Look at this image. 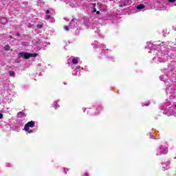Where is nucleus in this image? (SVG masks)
<instances>
[{"label":"nucleus","mask_w":176,"mask_h":176,"mask_svg":"<svg viewBox=\"0 0 176 176\" xmlns=\"http://www.w3.org/2000/svg\"><path fill=\"white\" fill-rule=\"evenodd\" d=\"M157 46V49H161V51L155 50L154 51V53L157 54L156 56H155L153 60L154 61H156L157 63H166L167 60H168V54L167 53V48L166 47L167 45L164 44L162 45L160 41L157 42L155 44H153L151 42H147L146 43V47L147 49H155Z\"/></svg>","instance_id":"obj_1"},{"label":"nucleus","mask_w":176,"mask_h":176,"mask_svg":"<svg viewBox=\"0 0 176 176\" xmlns=\"http://www.w3.org/2000/svg\"><path fill=\"white\" fill-rule=\"evenodd\" d=\"M173 106L170 102H166L164 103L162 109L164 111V114L168 115V116H176V113L173 110Z\"/></svg>","instance_id":"obj_2"},{"label":"nucleus","mask_w":176,"mask_h":176,"mask_svg":"<svg viewBox=\"0 0 176 176\" xmlns=\"http://www.w3.org/2000/svg\"><path fill=\"white\" fill-rule=\"evenodd\" d=\"M168 153V148L161 145L157 150L156 156H161V155H167Z\"/></svg>","instance_id":"obj_3"},{"label":"nucleus","mask_w":176,"mask_h":176,"mask_svg":"<svg viewBox=\"0 0 176 176\" xmlns=\"http://www.w3.org/2000/svg\"><path fill=\"white\" fill-rule=\"evenodd\" d=\"M30 127L32 129V127H35V122L34 121H30L28 122L24 126L23 130L26 131V133H28L29 134H31L34 133V131L30 129Z\"/></svg>","instance_id":"obj_4"},{"label":"nucleus","mask_w":176,"mask_h":176,"mask_svg":"<svg viewBox=\"0 0 176 176\" xmlns=\"http://www.w3.org/2000/svg\"><path fill=\"white\" fill-rule=\"evenodd\" d=\"M19 57H23V58H25L26 60H28V58H31V57H37L38 54L36 53H28V52H20L19 54Z\"/></svg>","instance_id":"obj_5"},{"label":"nucleus","mask_w":176,"mask_h":176,"mask_svg":"<svg viewBox=\"0 0 176 176\" xmlns=\"http://www.w3.org/2000/svg\"><path fill=\"white\" fill-rule=\"evenodd\" d=\"M46 13V17L45 19L46 20H50V21H51V23H54V18L52 17V13H53V11H50L49 10H47L45 11Z\"/></svg>","instance_id":"obj_6"},{"label":"nucleus","mask_w":176,"mask_h":176,"mask_svg":"<svg viewBox=\"0 0 176 176\" xmlns=\"http://www.w3.org/2000/svg\"><path fill=\"white\" fill-rule=\"evenodd\" d=\"M107 50H105V45H102L101 53L99 55V58H104L106 57V56H107V52H106Z\"/></svg>","instance_id":"obj_7"},{"label":"nucleus","mask_w":176,"mask_h":176,"mask_svg":"<svg viewBox=\"0 0 176 176\" xmlns=\"http://www.w3.org/2000/svg\"><path fill=\"white\" fill-rule=\"evenodd\" d=\"M122 5H120L121 8H123L124 6H129L131 5V0H122Z\"/></svg>","instance_id":"obj_8"},{"label":"nucleus","mask_w":176,"mask_h":176,"mask_svg":"<svg viewBox=\"0 0 176 176\" xmlns=\"http://www.w3.org/2000/svg\"><path fill=\"white\" fill-rule=\"evenodd\" d=\"M80 66H78V68L75 69L73 72L72 75L74 76H80V72H79Z\"/></svg>","instance_id":"obj_9"},{"label":"nucleus","mask_w":176,"mask_h":176,"mask_svg":"<svg viewBox=\"0 0 176 176\" xmlns=\"http://www.w3.org/2000/svg\"><path fill=\"white\" fill-rule=\"evenodd\" d=\"M76 19H72L70 23H69V28H72V29H74L75 28V26H76Z\"/></svg>","instance_id":"obj_10"},{"label":"nucleus","mask_w":176,"mask_h":176,"mask_svg":"<svg viewBox=\"0 0 176 176\" xmlns=\"http://www.w3.org/2000/svg\"><path fill=\"white\" fill-rule=\"evenodd\" d=\"M91 45L92 46H94V48L101 47V46H102V45L100 44L98 41H94Z\"/></svg>","instance_id":"obj_11"},{"label":"nucleus","mask_w":176,"mask_h":176,"mask_svg":"<svg viewBox=\"0 0 176 176\" xmlns=\"http://www.w3.org/2000/svg\"><path fill=\"white\" fill-rule=\"evenodd\" d=\"M170 167V161L166 162V164H162V168L164 170H167Z\"/></svg>","instance_id":"obj_12"},{"label":"nucleus","mask_w":176,"mask_h":176,"mask_svg":"<svg viewBox=\"0 0 176 176\" xmlns=\"http://www.w3.org/2000/svg\"><path fill=\"white\" fill-rule=\"evenodd\" d=\"M24 117H25V113H24L23 111H20V112L18 113L17 118H24Z\"/></svg>","instance_id":"obj_13"},{"label":"nucleus","mask_w":176,"mask_h":176,"mask_svg":"<svg viewBox=\"0 0 176 176\" xmlns=\"http://www.w3.org/2000/svg\"><path fill=\"white\" fill-rule=\"evenodd\" d=\"M91 8H93V12L94 13H96V12L97 14H100V11H97V9H96V3H93L92 6Z\"/></svg>","instance_id":"obj_14"},{"label":"nucleus","mask_w":176,"mask_h":176,"mask_svg":"<svg viewBox=\"0 0 176 176\" xmlns=\"http://www.w3.org/2000/svg\"><path fill=\"white\" fill-rule=\"evenodd\" d=\"M136 9H138V10H142V9H145V6H144L143 4H140L137 6Z\"/></svg>","instance_id":"obj_15"},{"label":"nucleus","mask_w":176,"mask_h":176,"mask_svg":"<svg viewBox=\"0 0 176 176\" xmlns=\"http://www.w3.org/2000/svg\"><path fill=\"white\" fill-rule=\"evenodd\" d=\"M157 10H166V6L162 5V6H158Z\"/></svg>","instance_id":"obj_16"},{"label":"nucleus","mask_w":176,"mask_h":176,"mask_svg":"<svg viewBox=\"0 0 176 176\" xmlns=\"http://www.w3.org/2000/svg\"><path fill=\"white\" fill-rule=\"evenodd\" d=\"M72 64H74V65H76V64H78V59L76 58H74L72 60Z\"/></svg>","instance_id":"obj_17"},{"label":"nucleus","mask_w":176,"mask_h":176,"mask_svg":"<svg viewBox=\"0 0 176 176\" xmlns=\"http://www.w3.org/2000/svg\"><path fill=\"white\" fill-rule=\"evenodd\" d=\"M10 76H12V78H14L15 73L13 71L9 72Z\"/></svg>","instance_id":"obj_18"},{"label":"nucleus","mask_w":176,"mask_h":176,"mask_svg":"<svg viewBox=\"0 0 176 176\" xmlns=\"http://www.w3.org/2000/svg\"><path fill=\"white\" fill-rule=\"evenodd\" d=\"M4 50L6 51V52H8V50H10V47L9 45H6L4 47Z\"/></svg>","instance_id":"obj_19"},{"label":"nucleus","mask_w":176,"mask_h":176,"mask_svg":"<svg viewBox=\"0 0 176 176\" xmlns=\"http://www.w3.org/2000/svg\"><path fill=\"white\" fill-rule=\"evenodd\" d=\"M53 107H54V108H58V107H60V105L57 104V102H55L53 104Z\"/></svg>","instance_id":"obj_20"},{"label":"nucleus","mask_w":176,"mask_h":176,"mask_svg":"<svg viewBox=\"0 0 176 176\" xmlns=\"http://www.w3.org/2000/svg\"><path fill=\"white\" fill-rule=\"evenodd\" d=\"M16 36H17V38H20V33L19 32H16L15 33Z\"/></svg>","instance_id":"obj_21"},{"label":"nucleus","mask_w":176,"mask_h":176,"mask_svg":"<svg viewBox=\"0 0 176 176\" xmlns=\"http://www.w3.org/2000/svg\"><path fill=\"white\" fill-rule=\"evenodd\" d=\"M64 28H65V31H69V28L68 26H65Z\"/></svg>","instance_id":"obj_22"},{"label":"nucleus","mask_w":176,"mask_h":176,"mask_svg":"<svg viewBox=\"0 0 176 176\" xmlns=\"http://www.w3.org/2000/svg\"><path fill=\"white\" fill-rule=\"evenodd\" d=\"M160 80H164V76H160Z\"/></svg>","instance_id":"obj_23"},{"label":"nucleus","mask_w":176,"mask_h":176,"mask_svg":"<svg viewBox=\"0 0 176 176\" xmlns=\"http://www.w3.org/2000/svg\"><path fill=\"white\" fill-rule=\"evenodd\" d=\"M149 104H151V102H149L144 103V107H148V105H149Z\"/></svg>","instance_id":"obj_24"},{"label":"nucleus","mask_w":176,"mask_h":176,"mask_svg":"<svg viewBox=\"0 0 176 176\" xmlns=\"http://www.w3.org/2000/svg\"><path fill=\"white\" fill-rule=\"evenodd\" d=\"M37 27L38 28H42V27H43V26L41 24H38V25H37Z\"/></svg>","instance_id":"obj_25"},{"label":"nucleus","mask_w":176,"mask_h":176,"mask_svg":"<svg viewBox=\"0 0 176 176\" xmlns=\"http://www.w3.org/2000/svg\"><path fill=\"white\" fill-rule=\"evenodd\" d=\"M2 118H3V114L0 113V119H2Z\"/></svg>","instance_id":"obj_26"},{"label":"nucleus","mask_w":176,"mask_h":176,"mask_svg":"<svg viewBox=\"0 0 176 176\" xmlns=\"http://www.w3.org/2000/svg\"><path fill=\"white\" fill-rule=\"evenodd\" d=\"M111 61H114L115 58H113V56H111Z\"/></svg>","instance_id":"obj_27"},{"label":"nucleus","mask_w":176,"mask_h":176,"mask_svg":"<svg viewBox=\"0 0 176 176\" xmlns=\"http://www.w3.org/2000/svg\"><path fill=\"white\" fill-rule=\"evenodd\" d=\"M168 2L173 3V2H174L175 0H168Z\"/></svg>","instance_id":"obj_28"},{"label":"nucleus","mask_w":176,"mask_h":176,"mask_svg":"<svg viewBox=\"0 0 176 176\" xmlns=\"http://www.w3.org/2000/svg\"><path fill=\"white\" fill-rule=\"evenodd\" d=\"M63 172L65 173V174H67V171H65V168H63Z\"/></svg>","instance_id":"obj_29"},{"label":"nucleus","mask_w":176,"mask_h":176,"mask_svg":"<svg viewBox=\"0 0 176 176\" xmlns=\"http://www.w3.org/2000/svg\"><path fill=\"white\" fill-rule=\"evenodd\" d=\"M85 176H89V173H85Z\"/></svg>","instance_id":"obj_30"},{"label":"nucleus","mask_w":176,"mask_h":176,"mask_svg":"<svg viewBox=\"0 0 176 176\" xmlns=\"http://www.w3.org/2000/svg\"><path fill=\"white\" fill-rule=\"evenodd\" d=\"M3 20L4 21V23H6V21H8L6 19H3Z\"/></svg>","instance_id":"obj_31"},{"label":"nucleus","mask_w":176,"mask_h":176,"mask_svg":"<svg viewBox=\"0 0 176 176\" xmlns=\"http://www.w3.org/2000/svg\"><path fill=\"white\" fill-rule=\"evenodd\" d=\"M150 138H152V135H150Z\"/></svg>","instance_id":"obj_32"},{"label":"nucleus","mask_w":176,"mask_h":176,"mask_svg":"<svg viewBox=\"0 0 176 176\" xmlns=\"http://www.w3.org/2000/svg\"><path fill=\"white\" fill-rule=\"evenodd\" d=\"M96 32H97V34H98V30H97Z\"/></svg>","instance_id":"obj_33"},{"label":"nucleus","mask_w":176,"mask_h":176,"mask_svg":"<svg viewBox=\"0 0 176 176\" xmlns=\"http://www.w3.org/2000/svg\"><path fill=\"white\" fill-rule=\"evenodd\" d=\"M162 45H164V43H162Z\"/></svg>","instance_id":"obj_34"},{"label":"nucleus","mask_w":176,"mask_h":176,"mask_svg":"<svg viewBox=\"0 0 176 176\" xmlns=\"http://www.w3.org/2000/svg\"><path fill=\"white\" fill-rule=\"evenodd\" d=\"M174 96H175V93L174 94Z\"/></svg>","instance_id":"obj_35"},{"label":"nucleus","mask_w":176,"mask_h":176,"mask_svg":"<svg viewBox=\"0 0 176 176\" xmlns=\"http://www.w3.org/2000/svg\"><path fill=\"white\" fill-rule=\"evenodd\" d=\"M100 108V109H101V107H99Z\"/></svg>","instance_id":"obj_36"}]
</instances>
